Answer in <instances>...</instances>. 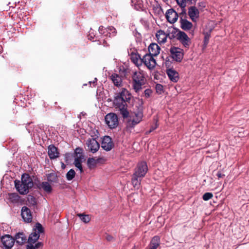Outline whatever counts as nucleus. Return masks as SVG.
I'll list each match as a JSON object with an SVG mask.
<instances>
[{"instance_id":"nucleus-29","label":"nucleus","mask_w":249,"mask_h":249,"mask_svg":"<svg viewBox=\"0 0 249 249\" xmlns=\"http://www.w3.org/2000/svg\"><path fill=\"white\" fill-rule=\"evenodd\" d=\"M83 156L82 155H80L79 157H77L75 158L73 164L77 168L80 172L81 173L83 172V167L82 166V159H83Z\"/></svg>"},{"instance_id":"nucleus-37","label":"nucleus","mask_w":249,"mask_h":249,"mask_svg":"<svg viewBox=\"0 0 249 249\" xmlns=\"http://www.w3.org/2000/svg\"><path fill=\"white\" fill-rule=\"evenodd\" d=\"M33 231H36L39 234L40 233H42L43 232V230L42 225L39 223H36L35 228L34 229Z\"/></svg>"},{"instance_id":"nucleus-35","label":"nucleus","mask_w":249,"mask_h":249,"mask_svg":"<svg viewBox=\"0 0 249 249\" xmlns=\"http://www.w3.org/2000/svg\"><path fill=\"white\" fill-rule=\"evenodd\" d=\"M77 216L80 218L81 221L85 223L89 222L90 220V217L89 215L78 213Z\"/></svg>"},{"instance_id":"nucleus-19","label":"nucleus","mask_w":249,"mask_h":249,"mask_svg":"<svg viewBox=\"0 0 249 249\" xmlns=\"http://www.w3.org/2000/svg\"><path fill=\"white\" fill-rule=\"evenodd\" d=\"M166 73L172 82L176 83L179 80V74L175 70L168 69L166 70Z\"/></svg>"},{"instance_id":"nucleus-32","label":"nucleus","mask_w":249,"mask_h":249,"mask_svg":"<svg viewBox=\"0 0 249 249\" xmlns=\"http://www.w3.org/2000/svg\"><path fill=\"white\" fill-rule=\"evenodd\" d=\"M19 198V196L17 193H11L8 195V199L13 203L18 202Z\"/></svg>"},{"instance_id":"nucleus-46","label":"nucleus","mask_w":249,"mask_h":249,"mask_svg":"<svg viewBox=\"0 0 249 249\" xmlns=\"http://www.w3.org/2000/svg\"><path fill=\"white\" fill-rule=\"evenodd\" d=\"M158 127V124L157 123H156L154 125L152 126L150 130H149V132H151L152 131H153V130H154L155 129H156Z\"/></svg>"},{"instance_id":"nucleus-4","label":"nucleus","mask_w":249,"mask_h":249,"mask_svg":"<svg viewBox=\"0 0 249 249\" xmlns=\"http://www.w3.org/2000/svg\"><path fill=\"white\" fill-rule=\"evenodd\" d=\"M40 234L36 231H33L30 235L28 245L27 246V249H37L42 246V244L41 242H37Z\"/></svg>"},{"instance_id":"nucleus-25","label":"nucleus","mask_w":249,"mask_h":249,"mask_svg":"<svg viewBox=\"0 0 249 249\" xmlns=\"http://www.w3.org/2000/svg\"><path fill=\"white\" fill-rule=\"evenodd\" d=\"M131 60L137 67L142 65V58L137 53H132L131 55Z\"/></svg>"},{"instance_id":"nucleus-16","label":"nucleus","mask_w":249,"mask_h":249,"mask_svg":"<svg viewBox=\"0 0 249 249\" xmlns=\"http://www.w3.org/2000/svg\"><path fill=\"white\" fill-rule=\"evenodd\" d=\"M21 215L25 222L30 223L32 221V215L30 210L28 207L24 206L22 208Z\"/></svg>"},{"instance_id":"nucleus-3","label":"nucleus","mask_w":249,"mask_h":249,"mask_svg":"<svg viewBox=\"0 0 249 249\" xmlns=\"http://www.w3.org/2000/svg\"><path fill=\"white\" fill-rule=\"evenodd\" d=\"M143 113L142 110H138L131 112L130 118L126 124V129L131 130L136 125L139 124L142 120Z\"/></svg>"},{"instance_id":"nucleus-27","label":"nucleus","mask_w":249,"mask_h":249,"mask_svg":"<svg viewBox=\"0 0 249 249\" xmlns=\"http://www.w3.org/2000/svg\"><path fill=\"white\" fill-rule=\"evenodd\" d=\"M38 188L39 189H42L44 191L48 194L51 193L52 191V187L48 182L44 181L41 182L38 185Z\"/></svg>"},{"instance_id":"nucleus-15","label":"nucleus","mask_w":249,"mask_h":249,"mask_svg":"<svg viewBox=\"0 0 249 249\" xmlns=\"http://www.w3.org/2000/svg\"><path fill=\"white\" fill-rule=\"evenodd\" d=\"M178 13L173 9H170L166 13V18L167 21L170 23H174L178 19Z\"/></svg>"},{"instance_id":"nucleus-31","label":"nucleus","mask_w":249,"mask_h":249,"mask_svg":"<svg viewBox=\"0 0 249 249\" xmlns=\"http://www.w3.org/2000/svg\"><path fill=\"white\" fill-rule=\"evenodd\" d=\"M142 178H140L137 176H135V175L133 174L131 181L134 187L137 189L139 188Z\"/></svg>"},{"instance_id":"nucleus-52","label":"nucleus","mask_w":249,"mask_h":249,"mask_svg":"<svg viewBox=\"0 0 249 249\" xmlns=\"http://www.w3.org/2000/svg\"><path fill=\"white\" fill-rule=\"evenodd\" d=\"M188 1H190L191 2H192V1H194L195 0H188Z\"/></svg>"},{"instance_id":"nucleus-18","label":"nucleus","mask_w":249,"mask_h":249,"mask_svg":"<svg viewBox=\"0 0 249 249\" xmlns=\"http://www.w3.org/2000/svg\"><path fill=\"white\" fill-rule=\"evenodd\" d=\"M15 184L17 190L20 194L25 195L28 193L29 188L21 183V181L15 180Z\"/></svg>"},{"instance_id":"nucleus-14","label":"nucleus","mask_w":249,"mask_h":249,"mask_svg":"<svg viewBox=\"0 0 249 249\" xmlns=\"http://www.w3.org/2000/svg\"><path fill=\"white\" fill-rule=\"evenodd\" d=\"M113 143L111 138L108 136L103 137L101 142V147L105 150L110 151L113 147Z\"/></svg>"},{"instance_id":"nucleus-41","label":"nucleus","mask_w":249,"mask_h":249,"mask_svg":"<svg viewBox=\"0 0 249 249\" xmlns=\"http://www.w3.org/2000/svg\"><path fill=\"white\" fill-rule=\"evenodd\" d=\"M213 197V194L212 193H206L203 195L202 198L205 201H208L211 199Z\"/></svg>"},{"instance_id":"nucleus-6","label":"nucleus","mask_w":249,"mask_h":249,"mask_svg":"<svg viewBox=\"0 0 249 249\" xmlns=\"http://www.w3.org/2000/svg\"><path fill=\"white\" fill-rule=\"evenodd\" d=\"M171 56L177 62H180L183 59L184 53L182 49L178 47H171L170 50Z\"/></svg>"},{"instance_id":"nucleus-38","label":"nucleus","mask_w":249,"mask_h":249,"mask_svg":"<svg viewBox=\"0 0 249 249\" xmlns=\"http://www.w3.org/2000/svg\"><path fill=\"white\" fill-rule=\"evenodd\" d=\"M57 179V177L54 173H51L47 176V180L49 182H55Z\"/></svg>"},{"instance_id":"nucleus-11","label":"nucleus","mask_w":249,"mask_h":249,"mask_svg":"<svg viewBox=\"0 0 249 249\" xmlns=\"http://www.w3.org/2000/svg\"><path fill=\"white\" fill-rule=\"evenodd\" d=\"M99 33L105 36L113 37L117 34L116 29L113 26H109L107 28H104L101 26L99 28Z\"/></svg>"},{"instance_id":"nucleus-47","label":"nucleus","mask_w":249,"mask_h":249,"mask_svg":"<svg viewBox=\"0 0 249 249\" xmlns=\"http://www.w3.org/2000/svg\"><path fill=\"white\" fill-rule=\"evenodd\" d=\"M217 177L220 178H223L224 176H225V175L223 174H222L221 172H218L217 173Z\"/></svg>"},{"instance_id":"nucleus-23","label":"nucleus","mask_w":249,"mask_h":249,"mask_svg":"<svg viewBox=\"0 0 249 249\" xmlns=\"http://www.w3.org/2000/svg\"><path fill=\"white\" fill-rule=\"evenodd\" d=\"M156 36L159 43H164L166 41L167 35L161 30L157 31Z\"/></svg>"},{"instance_id":"nucleus-48","label":"nucleus","mask_w":249,"mask_h":249,"mask_svg":"<svg viewBox=\"0 0 249 249\" xmlns=\"http://www.w3.org/2000/svg\"><path fill=\"white\" fill-rule=\"evenodd\" d=\"M97 80V79L96 78H94V81H93V82L89 81V84H90V85H91V84H93V86L94 87V86H95V85H96L95 83H96Z\"/></svg>"},{"instance_id":"nucleus-34","label":"nucleus","mask_w":249,"mask_h":249,"mask_svg":"<svg viewBox=\"0 0 249 249\" xmlns=\"http://www.w3.org/2000/svg\"><path fill=\"white\" fill-rule=\"evenodd\" d=\"M177 4L181 8L182 12L181 14H183V13L186 14L185 8L186 6V0H175Z\"/></svg>"},{"instance_id":"nucleus-45","label":"nucleus","mask_w":249,"mask_h":249,"mask_svg":"<svg viewBox=\"0 0 249 249\" xmlns=\"http://www.w3.org/2000/svg\"><path fill=\"white\" fill-rule=\"evenodd\" d=\"M144 96H145L146 98H148L150 97V96L152 94V91L150 89H146L144 90Z\"/></svg>"},{"instance_id":"nucleus-49","label":"nucleus","mask_w":249,"mask_h":249,"mask_svg":"<svg viewBox=\"0 0 249 249\" xmlns=\"http://www.w3.org/2000/svg\"><path fill=\"white\" fill-rule=\"evenodd\" d=\"M88 38L91 40H92L93 41H94L95 40H94V36H93L92 35H91V33H90L89 35L88 36Z\"/></svg>"},{"instance_id":"nucleus-2","label":"nucleus","mask_w":249,"mask_h":249,"mask_svg":"<svg viewBox=\"0 0 249 249\" xmlns=\"http://www.w3.org/2000/svg\"><path fill=\"white\" fill-rule=\"evenodd\" d=\"M133 88L135 91L139 93L142 89V86L145 84V77L143 71H135L132 76Z\"/></svg>"},{"instance_id":"nucleus-42","label":"nucleus","mask_w":249,"mask_h":249,"mask_svg":"<svg viewBox=\"0 0 249 249\" xmlns=\"http://www.w3.org/2000/svg\"><path fill=\"white\" fill-rule=\"evenodd\" d=\"M211 34L210 32H207L204 33V43L205 45H207L209 42V39L210 38Z\"/></svg>"},{"instance_id":"nucleus-50","label":"nucleus","mask_w":249,"mask_h":249,"mask_svg":"<svg viewBox=\"0 0 249 249\" xmlns=\"http://www.w3.org/2000/svg\"><path fill=\"white\" fill-rule=\"evenodd\" d=\"M107 241H110L113 239V237L110 235H107L106 237Z\"/></svg>"},{"instance_id":"nucleus-53","label":"nucleus","mask_w":249,"mask_h":249,"mask_svg":"<svg viewBox=\"0 0 249 249\" xmlns=\"http://www.w3.org/2000/svg\"><path fill=\"white\" fill-rule=\"evenodd\" d=\"M163 1L165 2V1H168V0H162Z\"/></svg>"},{"instance_id":"nucleus-20","label":"nucleus","mask_w":249,"mask_h":249,"mask_svg":"<svg viewBox=\"0 0 249 249\" xmlns=\"http://www.w3.org/2000/svg\"><path fill=\"white\" fill-rule=\"evenodd\" d=\"M48 155L51 160L55 159L59 157V152L57 148L53 145H50L48 147Z\"/></svg>"},{"instance_id":"nucleus-40","label":"nucleus","mask_w":249,"mask_h":249,"mask_svg":"<svg viewBox=\"0 0 249 249\" xmlns=\"http://www.w3.org/2000/svg\"><path fill=\"white\" fill-rule=\"evenodd\" d=\"M27 200L29 203L33 206L36 205L37 203L36 198L32 196H28Z\"/></svg>"},{"instance_id":"nucleus-28","label":"nucleus","mask_w":249,"mask_h":249,"mask_svg":"<svg viewBox=\"0 0 249 249\" xmlns=\"http://www.w3.org/2000/svg\"><path fill=\"white\" fill-rule=\"evenodd\" d=\"M131 6L137 10H142L143 2L142 0H131Z\"/></svg>"},{"instance_id":"nucleus-9","label":"nucleus","mask_w":249,"mask_h":249,"mask_svg":"<svg viewBox=\"0 0 249 249\" xmlns=\"http://www.w3.org/2000/svg\"><path fill=\"white\" fill-rule=\"evenodd\" d=\"M87 150L94 154L98 151L100 148V144L95 138L89 139L86 142Z\"/></svg>"},{"instance_id":"nucleus-44","label":"nucleus","mask_w":249,"mask_h":249,"mask_svg":"<svg viewBox=\"0 0 249 249\" xmlns=\"http://www.w3.org/2000/svg\"><path fill=\"white\" fill-rule=\"evenodd\" d=\"M155 88L156 91L159 93H161L163 90V86L160 84H156Z\"/></svg>"},{"instance_id":"nucleus-21","label":"nucleus","mask_w":249,"mask_h":249,"mask_svg":"<svg viewBox=\"0 0 249 249\" xmlns=\"http://www.w3.org/2000/svg\"><path fill=\"white\" fill-rule=\"evenodd\" d=\"M160 47L156 43H152L148 47V54L152 56H156L159 54Z\"/></svg>"},{"instance_id":"nucleus-39","label":"nucleus","mask_w":249,"mask_h":249,"mask_svg":"<svg viewBox=\"0 0 249 249\" xmlns=\"http://www.w3.org/2000/svg\"><path fill=\"white\" fill-rule=\"evenodd\" d=\"M170 33L172 35L170 37L171 38H176V36L178 32H181V31L178 30L175 28H172L170 29Z\"/></svg>"},{"instance_id":"nucleus-36","label":"nucleus","mask_w":249,"mask_h":249,"mask_svg":"<svg viewBox=\"0 0 249 249\" xmlns=\"http://www.w3.org/2000/svg\"><path fill=\"white\" fill-rule=\"evenodd\" d=\"M75 175V172L73 169L70 170L66 174V178L68 180L72 179Z\"/></svg>"},{"instance_id":"nucleus-5","label":"nucleus","mask_w":249,"mask_h":249,"mask_svg":"<svg viewBox=\"0 0 249 249\" xmlns=\"http://www.w3.org/2000/svg\"><path fill=\"white\" fill-rule=\"evenodd\" d=\"M106 124L110 129L117 127L119 124L118 118L116 114L109 113L107 114L105 118Z\"/></svg>"},{"instance_id":"nucleus-10","label":"nucleus","mask_w":249,"mask_h":249,"mask_svg":"<svg viewBox=\"0 0 249 249\" xmlns=\"http://www.w3.org/2000/svg\"><path fill=\"white\" fill-rule=\"evenodd\" d=\"M143 63L146 67L149 69H153L156 64L155 59L153 58V56L146 54L142 58V64Z\"/></svg>"},{"instance_id":"nucleus-33","label":"nucleus","mask_w":249,"mask_h":249,"mask_svg":"<svg viewBox=\"0 0 249 249\" xmlns=\"http://www.w3.org/2000/svg\"><path fill=\"white\" fill-rule=\"evenodd\" d=\"M87 165L90 169L95 168L97 165L95 158H89L87 160Z\"/></svg>"},{"instance_id":"nucleus-30","label":"nucleus","mask_w":249,"mask_h":249,"mask_svg":"<svg viewBox=\"0 0 249 249\" xmlns=\"http://www.w3.org/2000/svg\"><path fill=\"white\" fill-rule=\"evenodd\" d=\"M19 244H22L26 241V237L23 232H19L15 236V240Z\"/></svg>"},{"instance_id":"nucleus-8","label":"nucleus","mask_w":249,"mask_h":249,"mask_svg":"<svg viewBox=\"0 0 249 249\" xmlns=\"http://www.w3.org/2000/svg\"><path fill=\"white\" fill-rule=\"evenodd\" d=\"M176 38L185 48H188L191 44V39L184 32H178L176 36Z\"/></svg>"},{"instance_id":"nucleus-7","label":"nucleus","mask_w":249,"mask_h":249,"mask_svg":"<svg viewBox=\"0 0 249 249\" xmlns=\"http://www.w3.org/2000/svg\"><path fill=\"white\" fill-rule=\"evenodd\" d=\"M148 171L147 164L144 161L139 163L135 169L134 175L140 178H143Z\"/></svg>"},{"instance_id":"nucleus-22","label":"nucleus","mask_w":249,"mask_h":249,"mask_svg":"<svg viewBox=\"0 0 249 249\" xmlns=\"http://www.w3.org/2000/svg\"><path fill=\"white\" fill-rule=\"evenodd\" d=\"M21 182L26 185L29 188H32L33 186L32 179L27 174H24L22 175Z\"/></svg>"},{"instance_id":"nucleus-24","label":"nucleus","mask_w":249,"mask_h":249,"mask_svg":"<svg viewBox=\"0 0 249 249\" xmlns=\"http://www.w3.org/2000/svg\"><path fill=\"white\" fill-rule=\"evenodd\" d=\"M160 238L158 236H154L148 246V249H157L160 245Z\"/></svg>"},{"instance_id":"nucleus-12","label":"nucleus","mask_w":249,"mask_h":249,"mask_svg":"<svg viewBox=\"0 0 249 249\" xmlns=\"http://www.w3.org/2000/svg\"><path fill=\"white\" fill-rule=\"evenodd\" d=\"M1 241L4 249H11L15 244V239L10 235L2 236Z\"/></svg>"},{"instance_id":"nucleus-1","label":"nucleus","mask_w":249,"mask_h":249,"mask_svg":"<svg viewBox=\"0 0 249 249\" xmlns=\"http://www.w3.org/2000/svg\"><path fill=\"white\" fill-rule=\"evenodd\" d=\"M131 98V94L125 89H122L116 94L114 98V104L117 108L119 109L121 114L124 118L128 116L129 112L127 109V103L129 102Z\"/></svg>"},{"instance_id":"nucleus-13","label":"nucleus","mask_w":249,"mask_h":249,"mask_svg":"<svg viewBox=\"0 0 249 249\" xmlns=\"http://www.w3.org/2000/svg\"><path fill=\"white\" fill-rule=\"evenodd\" d=\"M184 16H185V14L184 13H183V14H180L179 23L180 28L184 31H188L192 29L193 25L192 22L183 18Z\"/></svg>"},{"instance_id":"nucleus-17","label":"nucleus","mask_w":249,"mask_h":249,"mask_svg":"<svg viewBox=\"0 0 249 249\" xmlns=\"http://www.w3.org/2000/svg\"><path fill=\"white\" fill-rule=\"evenodd\" d=\"M188 15L190 19L193 22H196V19L199 18V12L196 6H192L188 8Z\"/></svg>"},{"instance_id":"nucleus-43","label":"nucleus","mask_w":249,"mask_h":249,"mask_svg":"<svg viewBox=\"0 0 249 249\" xmlns=\"http://www.w3.org/2000/svg\"><path fill=\"white\" fill-rule=\"evenodd\" d=\"M95 160L97 164L104 163L106 161V160L104 157L95 158Z\"/></svg>"},{"instance_id":"nucleus-51","label":"nucleus","mask_w":249,"mask_h":249,"mask_svg":"<svg viewBox=\"0 0 249 249\" xmlns=\"http://www.w3.org/2000/svg\"><path fill=\"white\" fill-rule=\"evenodd\" d=\"M62 168H64L65 167V165L64 164V163L62 162Z\"/></svg>"},{"instance_id":"nucleus-26","label":"nucleus","mask_w":249,"mask_h":249,"mask_svg":"<svg viewBox=\"0 0 249 249\" xmlns=\"http://www.w3.org/2000/svg\"><path fill=\"white\" fill-rule=\"evenodd\" d=\"M110 78L115 86L117 87L121 86L122 83V79L119 74L116 73H113L110 76Z\"/></svg>"}]
</instances>
